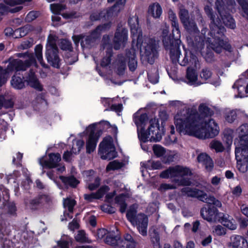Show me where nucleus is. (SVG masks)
Here are the masks:
<instances>
[{"label": "nucleus", "mask_w": 248, "mask_h": 248, "mask_svg": "<svg viewBox=\"0 0 248 248\" xmlns=\"http://www.w3.org/2000/svg\"><path fill=\"white\" fill-rule=\"evenodd\" d=\"M242 7V16L248 20V0H237ZM211 3L215 2L216 8L217 10L220 18L218 16L214 14L212 9L209 5H206L204 11L207 16L210 18L211 22L210 25V31L207 36L205 35L207 31L206 28L202 30V36L196 35L193 45L200 51L203 48L204 42L208 43V47L211 48L217 53H220L223 49L231 51V46L229 44L225 41L223 39V31L224 29L221 27V20L224 25L231 28L234 29L235 23L234 19L228 12H233L234 10L235 2L234 0H207Z\"/></svg>", "instance_id": "1"}, {"label": "nucleus", "mask_w": 248, "mask_h": 248, "mask_svg": "<svg viewBox=\"0 0 248 248\" xmlns=\"http://www.w3.org/2000/svg\"><path fill=\"white\" fill-rule=\"evenodd\" d=\"M197 105L192 108L185 106L174 118L177 131L180 134L193 136L200 139L213 138L219 132L217 123L210 117L213 111L206 104H201L199 114L196 111Z\"/></svg>", "instance_id": "2"}, {"label": "nucleus", "mask_w": 248, "mask_h": 248, "mask_svg": "<svg viewBox=\"0 0 248 248\" xmlns=\"http://www.w3.org/2000/svg\"><path fill=\"white\" fill-rule=\"evenodd\" d=\"M128 24L130 27L131 37L132 38V47L126 51L125 57H119L117 72L119 75L123 74L126 67L127 62L130 71H134L137 67V61L136 56V49L134 44L138 48H140L141 56L147 62L153 64L157 57V49L158 42L155 39L144 37L143 38L141 30L139 27L138 17L136 16L130 17Z\"/></svg>", "instance_id": "3"}, {"label": "nucleus", "mask_w": 248, "mask_h": 248, "mask_svg": "<svg viewBox=\"0 0 248 248\" xmlns=\"http://www.w3.org/2000/svg\"><path fill=\"white\" fill-rule=\"evenodd\" d=\"M17 56L24 58L25 63L20 60H13L9 62L6 69H3L0 66V86L6 82L7 79L13 71L25 70L31 64L35 62V59L31 54L18 53Z\"/></svg>", "instance_id": "4"}, {"label": "nucleus", "mask_w": 248, "mask_h": 248, "mask_svg": "<svg viewBox=\"0 0 248 248\" xmlns=\"http://www.w3.org/2000/svg\"><path fill=\"white\" fill-rule=\"evenodd\" d=\"M172 36L171 39L169 36L164 35L163 37V43L166 49L170 50V58L173 63L179 61L181 55L179 49L181 43L180 38L181 36L179 25L172 26Z\"/></svg>", "instance_id": "5"}, {"label": "nucleus", "mask_w": 248, "mask_h": 248, "mask_svg": "<svg viewBox=\"0 0 248 248\" xmlns=\"http://www.w3.org/2000/svg\"><path fill=\"white\" fill-rule=\"evenodd\" d=\"M191 175V171L188 168L176 165L174 167H170L167 170L163 171L160 173V177L162 178H180V179H175V182L179 186H190L191 183L190 179L184 177Z\"/></svg>", "instance_id": "6"}, {"label": "nucleus", "mask_w": 248, "mask_h": 248, "mask_svg": "<svg viewBox=\"0 0 248 248\" xmlns=\"http://www.w3.org/2000/svg\"><path fill=\"white\" fill-rule=\"evenodd\" d=\"M164 131V126L160 125L158 119H152L149 122V126L147 131L141 130L139 132V138L143 142L148 140L159 141L162 139Z\"/></svg>", "instance_id": "7"}, {"label": "nucleus", "mask_w": 248, "mask_h": 248, "mask_svg": "<svg viewBox=\"0 0 248 248\" xmlns=\"http://www.w3.org/2000/svg\"><path fill=\"white\" fill-rule=\"evenodd\" d=\"M178 62H179L182 66H186L188 63L191 64L192 67L187 68L186 73V79L189 84L197 86L202 84V81H198V76L196 72V69L200 67L199 61L196 56L193 55L191 51H186L185 56L183 60L180 62L179 59Z\"/></svg>", "instance_id": "8"}, {"label": "nucleus", "mask_w": 248, "mask_h": 248, "mask_svg": "<svg viewBox=\"0 0 248 248\" xmlns=\"http://www.w3.org/2000/svg\"><path fill=\"white\" fill-rule=\"evenodd\" d=\"M56 37L50 34L47 38L46 46V56L47 62L53 67H59L60 59L57 55L58 48L56 44Z\"/></svg>", "instance_id": "9"}, {"label": "nucleus", "mask_w": 248, "mask_h": 248, "mask_svg": "<svg viewBox=\"0 0 248 248\" xmlns=\"http://www.w3.org/2000/svg\"><path fill=\"white\" fill-rule=\"evenodd\" d=\"M240 139L239 144L235 147V155L241 154L244 155L248 154V124L241 125L237 129Z\"/></svg>", "instance_id": "10"}, {"label": "nucleus", "mask_w": 248, "mask_h": 248, "mask_svg": "<svg viewBox=\"0 0 248 248\" xmlns=\"http://www.w3.org/2000/svg\"><path fill=\"white\" fill-rule=\"evenodd\" d=\"M128 41V31L123 27H118L115 32L113 47L116 50L124 47Z\"/></svg>", "instance_id": "11"}, {"label": "nucleus", "mask_w": 248, "mask_h": 248, "mask_svg": "<svg viewBox=\"0 0 248 248\" xmlns=\"http://www.w3.org/2000/svg\"><path fill=\"white\" fill-rule=\"evenodd\" d=\"M95 130V124L90 125L86 129L87 134L89 135L88 140L86 141L87 153L91 154L95 149L96 143L100 136V133H94Z\"/></svg>", "instance_id": "12"}, {"label": "nucleus", "mask_w": 248, "mask_h": 248, "mask_svg": "<svg viewBox=\"0 0 248 248\" xmlns=\"http://www.w3.org/2000/svg\"><path fill=\"white\" fill-rule=\"evenodd\" d=\"M10 232V226L0 216V243L1 248H13V243L7 239Z\"/></svg>", "instance_id": "13"}, {"label": "nucleus", "mask_w": 248, "mask_h": 248, "mask_svg": "<svg viewBox=\"0 0 248 248\" xmlns=\"http://www.w3.org/2000/svg\"><path fill=\"white\" fill-rule=\"evenodd\" d=\"M61 160V156H44L40 159L39 163L41 166L46 168L58 167L57 170L62 172L65 170V167L64 166H59V162Z\"/></svg>", "instance_id": "14"}, {"label": "nucleus", "mask_w": 248, "mask_h": 248, "mask_svg": "<svg viewBox=\"0 0 248 248\" xmlns=\"http://www.w3.org/2000/svg\"><path fill=\"white\" fill-rule=\"evenodd\" d=\"M217 209L214 206L209 205L207 207H203L201 210L202 217L209 222H216L219 220L218 218L222 215Z\"/></svg>", "instance_id": "15"}, {"label": "nucleus", "mask_w": 248, "mask_h": 248, "mask_svg": "<svg viewBox=\"0 0 248 248\" xmlns=\"http://www.w3.org/2000/svg\"><path fill=\"white\" fill-rule=\"evenodd\" d=\"M179 16L185 28L190 34H199V31L193 21L189 20L188 12L185 9L180 10Z\"/></svg>", "instance_id": "16"}, {"label": "nucleus", "mask_w": 248, "mask_h": 248, "mask_svg": "<svg viewBox=\"0 0 248 248\" xmlns=\"http://www.w3.org/2000/svg\"><path fill=\"white\" fill-rule=\"evenodd\" d=\"M31 0H4L5 4L0 3V15L9 11L12 13H15L21 9V6H17L14 9H11L9 7H13L16 5L21 4L25 1H30Z\"/></svg>", "instance_id": "17"}, {"label": "nucleus", "mask_w": 248, "mask_h": 248, "mask_svg": "<svg viewBox=\"0 0 248 248\" xmlns=\"http://www.w3.org/2000/svg\"><path fill=\"white\" fill-rule=\"evenodd\" d=\"M228 248H248V242L241 235H233L230 238Z\"/></svg>", "instance_id": "18"}, {"label": "nucleus", "mask_w": 248, "mask_h": 248, "mask_svg": "<svg viewBox=\"0 0 248 248\" xmlns=\"http://www.w3.org/2000/svg\"><path fill=\"white\" fill-rule=\"evenodd\" d=\"M181 192L188 197L197 198L202 202H203L204 197L206 196V193L203 191L189 187L183 188L181 189Z\"/></svg>", "instance_id": "19"}, {"label": "nucleus", "mask_w": 248, "mask_h": 248, "mask_svg": "<svg viewBox=\"0 0 248 248\" xmlns=\"http://www.w3.org/2000/svg\"><path fill=\"white\" fill-rule=\"evenodd\" d=\"M148 221V217L146 215L143 214L138 215V221L135 224L137 226L140 233L143 236L147 235Z\"/></svg>", "instance_id": "20"}, {"label": "nucleus", "mask_w": 248, "mask_h": 248, "mask_svg": "<svg viewBox=\"0 0 248 248\" xmlns=\"http://www.w3.org/2000/svg\"><path fill=\"white\" fill-rule=\"evenodd\" d=\"M133 121L137 125L138 135H139V132L143 130V128L148 122L147 115L145 113L140 114L139 112H137L133 115Z\"/></svg>", "instance_id": "21"}, {"label": "nucleus", "mask_w": 248, "mask_h": 248, "mask_svg": "<svg viewBox=\"0 0 248 248\" xmlns=\"http://www.w3.org/2000/svg\"><path fill=\"white\" fill-rule=\"evenodd\" d=\"M126 0H109L110 2L114 1L115 3L109 9V16H115L123 9Z\"/></svg>", "instance_id": "22"}, {"label": "nucleus", "mask_w": 248, "mask_h": 248, "mask_svg": "<svg viewBox=\"0 0 248 248\" xmlns=\"http://www.w3.org/2000/svg\"><path fill=\"white\" fill-rule=\"evenodd\" d=\"M25 80L31 87L38 91L42 90V86L35 76L34 72L32 70L30 71L28 76L26 78Z\"/></svg>", "instance_id": "23"}, {"label": "nucleus", "mask_w": 248, "mask_h": 248, "mask_svg": "<svg viewBox=\"0 0 248 248\" xmlns=\"http://www.w3.org/2000/svg\"><path fill=\"white\" fill-rule=\"evenodd\" d=\"M220 218L223 225L228 229L232 230H234L236 229L237 224L235 220L229 215L222 213Z\"/></svg>", "instance_id": "24"}, {"label": "nucleus", "mask_w": 248, "mask_h": 248, "mask_svg": "<svg viewBox=\"0 0 248 248\" xmlns=\"http://www.w3.org/2000/svg\"><path fill=\"white\" fill-rule=\"evenodd\" d=\"M108 189L107 186H102L96 193H92L90 194H84V199L88 202H92L93 199H100L107 193Z\"/></svg>", "instance_id": "25"}, {"label": "nucleus", "mask_w": 248, "mask_h": 248, "mask_svg": "<svg viewBox=\"0 0 248 248\" xmlns=\"http://www.w3.org/2000/svg\"><path fill=\"white\" fill-rule=\"evenodd\" d=\"M84 142L81 140H75L73 141V146L70 153L64 152L63 155H72L73 154H78L80 150L83 148Z\"/></svg>", "instance_id": "26"}, {"label": "nucleus", "mask_w": 248, "mask_h": 248, "mask_svg": "<svg viewBox=\"0 0 248 248\" xmlns=\"http://www.w3.org/2000/svg\"><path fill=\"white\" fill-rule=\"evenodd\" d=\"M234 136V132L231 129H226L224 131L223 140L227 144L226 152L229 154L230 146H231Z\"/></svg>", "instance_id": "27"}, {"label": "nucleus", "mask_w": 248, "mask_h": 248, "mask_svg": "<svg viewBox=\"0 0 248 248\" xmlns=\"http://www.w3.org/2000/svg\"><path fill=\"white\" fill-rule=\"evenodd\" d=\"M244 80L243 78H240L237 80L232 86V88L234 90H236L238 93L237 94L235 95V97L243 98L245 96L244 91L245 87H244Z\"/></svg>", "instance_id": "28"}, {"label": "nucleus", "mask_w": 248, "mask_h": 248, "mask_svg": "<svg viewBox=\"0 0 248 248\" xmlns=\"http://www.w3.org/2000/svg\"><path fill=\"white\" fill-rule=\"evenodd\" d=\"M197 160L205 166L208 171H211L213 169L214 162L210 156H198Z\"/></svg>", "instance_id": "29"}, {"label": "nucleus", "mask_w": 248, "mask_h": 248, "mask_svg": "<svg viewBox=\"0 0 248 248\" xmlns=\"http://www.w3.org/2000/svg\"><path fill=\"white\" fill-rule=\"evenodd\" d=\"M162 12V8L158 3H154L149 7V15L155 18L159 17Z\"/></svg>", "instance_id": "30"}, {"label": "nucleus", "mask_w": 248, "mask_h": 248, "mask_svg": "<svg viewBox=\"0 0 248 248\" xmlns=\"http://www.w3.org/2000/svg\"><path fill=\"white\" fill-rule=\"evenodd\" d=\"M242 112L239 110H231L226 112L225 119L228 123H232L241 115Z\"/></svg>", "instance_id": "31"}, {"label": "nucleus", "mask_w": 248, "mask_h": 248, "mask_svg": "<svg viewBox=\"0 0 248 248\" xmlns=\"http://www.w3.org/2000/svg\"><path fill=\"white\" fill-rule=\"evenodd\" d=\"M137 210L134 205L131 206L126 213L127 219L133 225L138 221V215L136 216Z\"/></svg>", "instance_id": "32"}, {"label": "nucleus", "mask_w": 248, "mask_h": 248, "mask_svg": "<svg viewBox=\"0 0 248 248\" xmlns=\"http://www.w3.org/2000/svg\"><path fill=\"white\" fill-rule=\"evenodd\" d=\"M108 57H106L101 61L100 64V68L98 69L99 75L105 78V76L107 75L108 72Z\"/></svg>", "instance_id": "33"}, {"label": "nucleus", "mask_w": 248, "mask_h": 248, "mask_svg": "<svg viewBox=\"0 0 248 248\" xmlns=\"http://www.w3.org/2000/svg\"><path fill=\"white\" fill-rule=\"evenodd\" d=\"M237 167L239 170L247 169L248 166V156H235Z\"/></svg>", "instance_id": "34"}, {"label": "nucleus", "mask_w": 248, "mask_h": 248, "mask_svg": "<svg viewBox=\"0 0 248 248\" xmlns=\"http://www.w3.org/2000/svg\"><path fill=\"white\" fill-rule=\"evenodd\" d=\"M60 179L65 185H69L72 187H75L79 183V181L73 176L64 177L60 176Z\"/></svg>", "instance_id": "35"}, {"label": "nucleus", "mask_w": 248, "mask_h": 248, "mask_svg": "<svg viewBox=\"0 0 248 248\" xmlns=\"http://www.w3.org/2000/svg\"><path fill=\"white\" fill-rule=\"evenodd\" d=\"M95 39L93 34L83 38L81 42V46L83 47H89L94 44Z\"/></svg>", "instance_id": "36"}, {"label": "nucleus", "mask_w": 248, "mask_h": 248, "mask_svg": "<svg viewBox=\"0 0 248 248\" xmlns=\"http://www.w3.org/2000/svg\"><path fill=\"white\" fill-rule=\"evenodd\" d=\"M115 202L120 206V211L122 213L125 212L127 204L125 202L124 197L123 195L116 196L115 199Z\"/></svg>", "instance_id": "37"}, {"label": "nucleus", "mask_w": 248, "mask_h": 248, "mask_svg": "<svg viewBox=\"0 0 248 248\" xmlns=\"http://www.w3.org/2000/svg\"><path fill=\"white\" fill-rule=\"evenodd\" d=\"M12 86L15 89H21L24 87V82L22 78L19 77L14 76L11 81Z\"/></svg>", "instance_id": "38"}, {"label": "nucleus", "mask_w": 248, "mask_h": 248, "mask_svg": "<svg viewBox=\"0 0 248 248\" xmlns=\"http://www.w3.org/2000/svg\"><path fill=\"white\" fill-rule=\"evenodd\" d=\"M46 198V197L45 196H44L41 197V198H35L29 201H26L25 202L27 206L33 209Z\"/></svg>", "instance_id": "39"}, {"label": "nucleus", "mask_w": 248, "mask_h": 248, "mask_svg": "<svg viewBox=\"0 0 248 248\" xmlns=\"http://www.w3.org/2000/svg\"><path fill=\"white\" fill-rule=\"evenodd\" d=\"M203 202L208 204H213L217 207H220L222 206V203L219 200L216 199L213 196H208L207 194L206 196L204 197Z\"/></svg>", "instance_id": "40"}, {"label": "nucleus", "mask_w": 248, "mask_h": 248, "mask_svg": "<svg viewBox=\"0 0 248 248\" xmlns=\"http://www.w3.org/2000/svg\"><path fill=\"white\" fill-rule=\"evenodd\" d=\"M210 147L214 149L217 153L222 152L225 150L222 143L217 140H213L210 142Z\"/></svg>", "instance_id": "41"}, {"label": "nucleus", "mask_w": 248, "mask_h": 248, "mask_svg": "<svg viewBox=\"0 0 248 248\" xmlns=\"http://www.w3.org/2000/svg\"><path fill=\"white\" fill-rule=\"evenodd\" d=\"M149 80L153 84L157 83L159 80V76L157 70L154 68L148 73Z\"/></svg>", "instance_id": "42"}, {"label": "nucleus", "mask_w": 248, "mask_h": 248, "mask_svg": "<svg viewBox=\"0 0 248 248\" xmlns=\"http://www.w3.org/2000/svg\"><path fill=\"white\" fill-rule=\"evenodd\" d=\"M42 48V46L40 45L36 46L35 48V54L38 61L40 63L42 66L45 67H46V64L43 62Z\"/></svg>", "instance_id": "43"}, {"label": "nucleus", "mask_w": 248, "mask_h": 248, "mask_svg": "<svg viewBox=\"0 0 248 248\" xmlns=\"http://www.w3.org/2000/svg\"><path fill=\"white\" fill-rule=\"evenodd\" d=\"M108 231L104 229H99L96 234V236L97 239L104 242L105 243L108 244Z\"/></svg>", "instance_id": "44"}, {"label": "nucleus", "mask_w": 248, "mask_h": 248, "mask_svg": "<svg viewBox=\"0 0 248 248\" xmlns=\"http://www.w3.org/2000/svg\"><path fill=\"white\" fill-rule=\"evenodd\" d=\"M151 240L154 248H162L160 244V237L159 234L155 231L151 234Z\"/></svg>", "instance_id": "45"}, {"label": "nucleus", "mask_w": 248, "mask_h": 248, "mask_svg": "<svg viewBox=\"0 0 248 248\" xmlns=\"http://www.w3.org/2000/svg\"><path fill=\"white\" fill-rule=\"evenodd\" d=\"M127 164V162L125 161H119L118 160H114L109 162V170H116L121 169Z\"/></svg>", "instance_id": "46"}, {"label": "nucleus", "mask_w": 248, "mask_h": 248, "mask_svg": "<svg viewBox=\"0 0 248 248\" xmlns=\"http://www.w3.org/2000/svg\"><path fill=\"white\" fill-rule=\"evenodd\" d=\"M76 204V202L74 199L67 198L63 200V206L65 209H67L68 212H73V207Z\"/></svg>", "instance_id": "47"}, {"label": "nucleus", "mask_w": 248, "mask_h": 248, "mask_svg": "<svg viewBox=\"0 0 248 248\" xmlns=\"http://www.w3.org/2000/svg\"><path fill=\"white\" fill-rule=\"evenodd\" d=\"M77 241L81 242H90L89 241L86 234L84 231H79L75 237Z\"/></svg>", "instance_id": "48"}, {"label": "nucleus", "mask_w": 248, "mask_h": 248, "mask_svg": "<svg viewBox=\"0 0 248 248\" xmlns=\"http://www.w3.org/2000/svg\"><path fill=\"white\" fill-rule=\"evenodd\" d=\"M153 150L155 155H163L166 153V149L159 144H155L153 146Z\"/></svg>", "instance_id": "49"}, {"label": "nucleus", "mask_w": 248, "mask_h": 248, "mask_svg": "<svg viewBox=\"0 0 248 248\" xmlns=\"http://www.w3.org/2000/svg\"><path fill=\"white\" fill-rule=\"evenodd\" d=\"M108 149V139L105 138L99 145V151L102 154H105Z\"/></svg>", "instance_id": "50"}, {"label": "nucleus", "mask_w": 248, "mask_h": 248, "mask_svg": "<svg viewBox=\"0 0 248 248\" xmlns=\"http://www.w3.org/2000/svg\"><path fill=\"white\" fill-rule=\"evenodd\" d=\"M2 105L7 108H11L13 106V102L11 99H6L3 96L0 95V108Z\"/></svg>", "instance_id": "51"}, {"label": "nucleus", "mask_w": 248, "mask_h": 248, "mask_svg": "<svg viewBox=\"0 0 248 248\" xmlns=\"http://www.w3.org/2000/svg\"><path fill=\"white\" fill-rule=\"evenodd\" d=\"M29 31V26H25L23 28H19L15 30L14 34L16 35V37H23L25 36Z\"/></svg>", "instance_id": "52"}, {"label": "nucleus", "mask_w": 248, "mask_h": 248, "mask_svg": "<svg viewBox=\"0 0 248 248\" xmlns=\"http://www.w3.org/2000/svg\"><path fill=\"white\" fill-rule=\"evenodd\" d=\"M50 7L51 12L55 14H58L65 8L64 6L60 4H51Z\"/></svg>", "instance_id": "53"}, {"label": "nucleus", "mask_w": 248, "mask_h": 248, "mask_svg": "<svg viewBox=\"0 0 248 248\" xmlns=\"http://www.w3.org/2000/svg\"><path fill=\"white\" fill-rule=\"evenodd\" d=\"M213 232L217 235L221 236L226 234L225 229L220 225H217L214 227Z\"/></svg>", "instance_id": "54"}, {"label": "nucleus", "mask_w": 248, "mask_h": 248, "mask_svg": "<svg viewBox=\"0 0 248 248\" xmlns=\"http://www.w3.org/2000/svg\"><path fill=\"white\" fill-rule=\"evenodd\" d=\"M212 75L211 71L207 69H203L200 74V77L202 80V83L209 78Z\"/></svg>", "instance_id": "55"}, {"label": "nucleus", "mask_w": 248, "mask_h": 248, "mask_svg": "<svg viewBox=\"0 0 248 248\" xmlns=\"http://www.w3.org/2000/svg\"><path fill=\"white\" fill-rule=\"evenodd\" d=\"M71 241L70 239L66 236V239L65 240H61V241H59L58 242V246L54 248H69L68 245Z\"/></svg>", "instance_id": "56"}, {"label": "nucleus", "mask_w": 248, "mask_h": 248, "mask_svg": "<svg viewBox=\"0 0 248 248\" xmlns=\"http://www.w3.org/2000/svg\"><path fill=\"white\" fill-rule=\"evenodd\" d=\"M123 105L121 103L118 104H112L110 107V110L115 111L117 113V115L120 116L121 115V112L123 110Z\"/></svg>", "instance_id": "57"}, {"label": "nucleus", "mask_w": 248, "mask_h": 248, "mask_svg": "<svg viewBox=\"0 0 248 248\" xmlns=\"http://www.w3.org/2000/svg\"><path fill=\"white\" fill-rule=\"evenodd\" d=\"M33 45V40L31 39L23 41L19 46L20 49H27L31 47Z\"/></svg>", "instance_id": "58"}, {"label": "nucleus", "mask_w": 248, "mask_h": 248, "mask_svg": "<svg viewBox=\"0 0 248 248\" xmlns=\"http://www.w3.org/2000/svg\"><path fill=\"white\" fill-rule=\"evenodd\" d=\"M39 16V13L36 11L30 12L26 17V20L27 22H31L36 19Z\"/></svg>", "instance_id": "59"}, {"label": "nucleus", "mask_w": 248, "mask_h": 248, "mask_svg": "<svg viewBox=\"0 0 248 248\" xmlns=\"http://www.w3.org/2000/svg\"><path fill=\"white\" fill-rule=\"evenodd\" d=\"M169 18L171 22V26H176L178 24L176 15L172 11H169Z\"/></svg>", "instance_id": "60"}, {"label": "nucleus", "mask_w": 248, "mask_h": 248, "mask_svg": "<svg viewBox=\"0 0 248 248\" xmlns=\"http://www.w3.org/2000/svg\"><path fill=\"white\" fill-rule=\"evenodd\" d=\"M61 47L63 50H70L71 49V44L70 42L67 40H62L61 41Z\"/></svg>", "instance_id": "61"}, {"label": "nucleus", "mask_w": 248, "mask_h": 248, "mask_svg": "<svg viewBox=\"0 0 248 248\" xmlns=\"http://www.w3.org/2000/svg\"><path fill=\"white\" fill-rule=\"evenodd\" d=\"M109 154L111 155H118L119 154H122V151L121 149H118L116 151V148L113 144H112L109 141Z\"/></svg>", "instance_id": "62"}, {"label": "nucleus", "mask_w": 248, "mask_h": 248, "mask_svg": "<svg viewBox=\"0 0 248 248\" xmlns=\"http://www.w3.org/2000/svg\"><path fill=\"white\" fill-rule=\"evenodd\" d=\"M124 239L129 244L130 246H136V242L130 234L126 233L124 234Z\"/></svg>", "instance_id": "63"}, {"label": "nucleus", "mask_w": 248, "mask_h": 248, "mask_svg": "<svg viewBox=\"0 0 248 248\" xmlns=\"http://www.w3.org/2000/svg\"><path fill=\"white\" fill-rule=\"evenodd\" d=\"M131 247L129 244L124 239L120 238L118 240V248H129Z\"/></svg>", "instance_id": "64"}]
</instances>
